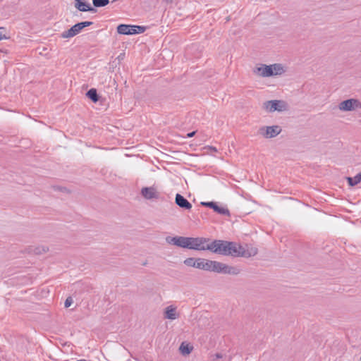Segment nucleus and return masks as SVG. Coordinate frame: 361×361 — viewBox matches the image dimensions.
<instances>
[{
  "instance_id": "b1692460",
  "label": "nucleus",
  "mask_w": 361,
  "mask_h": 361,
  "mask_svg": "<svg viewBox=\"0 0 361 361\" xmlns=\"http://www.w3.org/2000/svg\"><path fill=\"white\" fill-rule=\"evenodd\" d=\"M48 251V248L45 247H36L33 250V252L36 255H41Z\"/></svg>"
},
{
  "instance_id": "ddd939ff",
  "label": "nucleus",
  "mask_w": 361,
  "mask_h": 361,
  "mask_svg": "<svg viewBox=\"0 0 361 361\" xmlns=\"http://www.w3.org/2000/svg\"><path fill=\"white\" fill-rule=\"evenodd\" d=\"M175 202L182 209L189 210L192 208L191 203L180 194L178 193L176 195Z\"/></svg>"
},
{
  "instance_id": "4468645a",
  "label": "nucleus",
  "mask_w": 361,
  "mask_h": 361,
  "mask_svg": "<svg viewBox=\"0 0 361 361\" xmlns=\"http://www.w3.org/2000/svg\"><path fill=\"white\" fill-rule=\"evenodd\" d=\"M75 7L80 11L96 12V9L92 8L90 4L83 1V0H74Z\"/></svg>"
},
{
  "instance_id": "2f4dec72",
  "label": "nucleus",
  "mask_w": 361,
  "mask_h": 361,
  "mask_svg": "<svg viewBox=\"0 0 361 361\" xmlns=\"http://www.w3.org/2000/svg\"><path fill=\"white\" fill-rule=\"evenodd\" d=\"M77 361H87V360H84V359H81V360H78Z\"/></svg>"
},
{
  "instance_id": "f257e3e1",
  "label": "nucleus",
  "mask_w": 361,
  "mask_h": 361,
  "mask_svg": "<svg viewBox=\"0 0 361 361\" xmlns=\"http://www.w3.org/2000/svg\"><path fill=\"white\" fill-rule=\"evenodd\" d=\"M208 250L224 256L237 257V250L240 248V244L235 242H230L221 240H214L209 243L207 246Z\"/></svg>"
},
{
  "instance_id": "7c9ffc66",
  "label": "nucleus",
  "mask_w": 361,
  "mask_h": 361,
  "mask_svg": "<svg viewBox=\"0 0 361 361\" xmlns=\"http://www.w3.org/2000/svg\"><path fill=\"white\" fill-rule=\"evenodd\" d=\"M164 1H166V3H170L172 1V0H164Z\"/></svg>"
},
{
  "instance_id": "423d86ee",
  "label": "nucleus",
  "mask_w": 361,
  "mask_h": 361,
  "mask_svg": "<svg viewBox=\"0 0 361 361\" xmlns=\"http://www.w3.org/2000/svg\"><path fill=\"white\" fill-rule=\"evenodd\" d=\"M282 129L279 126H262L258 133L264 138H273L279 135Z\"/></svg>"
},
{
  "instance_id": "5701e85b",
  "label": "nucleus",
  "mask_w": 361,
  "mask_h": 361,
  "mask_svg": "<svg viewBox=\"0 0 361 361\" xmlns=\"http://www.w3.org/2000/svg\"><path fill=\"white\" fill-rule=\"evenodd\" d=\"M180 350L183 355H188L191 352L192 348L190 347L188 345H185L184 343H183L180 346Z\"/></svg>"
},
{
  "instance_id": "c85d7f7f",
  "label": "nucleus",
  "mask_w": 361,
  "mask_h": 361,
  "mask_svg": "<svg viewBox=\"0 0 361 361\" xmlns=\"http://www.w3.org/2000/svg\"><path fill=\"white\" fill-rule=\"evenodd\" d=\"M215 357L216 359H219V358H221L222 355L220 353H216V354H215Z\"/></svg>"
},
{
  "instance_id": "6e6552de",
  "label": "nucleus",
  "mask_w": 361,
  "mask_h": 361,
  "mask_svg": "<svg viewBox=\"0 0 361 361\" xmlns=\"http://www.w3.org/2000/svg\"><path fill=\"white\" fill-rule=\"evenodd\" d=\"M257 252V248L252 246V245H240V248L237 250V253L238 254L237 257H250L255 256Z\"/></svg>"
},
{
  "instance_id": "412c9836",
  "label": "nucleus",
  "mask_w": 361,
  "mask_h": 361,
  "mask_svg": "<svg viewBox=\"0 0 361 361\" xmlns=\"http://www.w3.org/2000/svg\"><path fill=\"white\" fill-rule=\"evenodd\" d=\"M109 3V0H92V4L95 7H104L108 5Z\"/></svg>"
},
{
  "instance_id": "dca6fc26",
  "label": "nucleus",
  "mask_w": 361,
  "mask_h": 361,
  "mask_svg": "<svg viewBox=\"0 0 361 361\" xmlns=\"http://www.w3.org/2000/svg\"><path fill=\"white\" fill-rule=\"evenodd\" d=\"M210 263L211 260L198 258L197 259L196 268L204 271H210Z\"/></svg>"
},
{
  "instance_id": "9d476101",
  "label": "nucleus",
  "mask_w": 361,
  "mask_h": 361,
  "mask_svg": "<svg viewBox=\"0 0 361 361\" xmlns=\"http://www.w3.org/2000/svg\"><path fill=\"white\" fill-rule=\"evenodd\" d=\"M201 205L211 208L214 209V212L219 214L230 216L229 210L223 207H219L216 202H202Z\"/></svg>"
},
{
  "instance_id": "6ab92c4d",
  "label": "nucleus",
  "mask_w": 361,
  "mask_h": 361,
  "mask_svg": "<svg viewBox=\"0 0 361 361\" xmlns=\"http://www.w3.org/2000/svg\"><path fill=\"white\" fill-rule=\"evenodd\" d=\"M87 97L92 102H97L99 100V96L96 89L92 88L86 93Z\"/></svg>"
},
{
  "instance_id": "7ed1b4c3",
  "label": "nucleus",
  "mask_w": 361,
  "mask_h": 361,
  "mask_svg": "<svg viewBox=\"0 0 361 361\" xmlns=\"http://www.w3.org/2000/svg\"><path fill=\"white\" fill-rule=\"evenodd\" d=\"M209 238L197 237H190L189 244L188 249L195 250L198 251L208 250L207 246H209Z\"/></svg>"
},
{
  "instance_id": "1a4fd4ad",
  "label": "nucleus",
  "mask_w": 361,
  "mask_h": 361,
  "mask_svg": "<svg viewBox=\"0 0 361 361\" xmlns=\"http://www.w3.org/2000/svg\"><path fill=\"white\" fill-rule=\"evenodd\" d=\"M190 237H183V236H176V237H170L168 236L166 238V241L171 244L180 247L188 248L189 244Z\"/></svg>"
},
{
  "instance_id": "4be33fe9",
  "label": "nucleus",
  "mask_w": 361,
  "mask_h": 361,
  "mask_svg": "<svg viewBox=\"0 0 361 361\" xmlns=\"http://www.w3.org/2000/svg\"><path fill=\"white\" fill-rule=\"evenodd\" d=\"M183 262L188 267H192L196 268L197 259H195L192 257H189V258L185 259Z\"/></svg>"
},
{
  "instance_id": "f3484780",
  "label": "nucleus",
  "mask_w": 361,
  "mask_h": 361,
  "mask_svg": "<svg viewBox=\"0 0 361 361\" xmlns=\"http://www.w3.org/2000/svg\"><path fill=\"white\" fill-rule=\"evenodd\" d=\"M271 71L273 72V76L280 75L285 73L284 67L281 63H274L270 65Z\"/></svg>"
},
{
  "instance_id": "2eb2a0df",
  "label": "nucleus",
  "mask_w": 361,
  "mask_h": 361,
  "mask_svg": "<svg viewBox=\"0 0 361 361\" xmlns=\"http://www.w3.org/2000/svg\"><path fill=\"white\" fill-rule=\"evenodd\" d=\"M179 317V314L177 313L176 307L173 305H169L165 308L164 318L174 320Z\"/></svg>"
},
{
  "instance_id": "a878e982",
  "label": "nucleus",
  "mask_w": 361,
  "mask_h": 361,
  "mask_svg": "<svg viewBox=\"0 0 361 361\" xmlns=\"http://www.w3.org/2000/svg\"><path fill=\"white\" fill-rule=\"evenodd\" d=\"M72 302H73L72 298L71 297H68L66 300L64 305H65L66 307H69L71 305Z\"/></svg>"
},
{
  "instance_id": "aec40b11",
  "label": "nucleus",
  "mask_w": 361,
  "mask_h": 361,
  "mask_svg": "<svg viewBox=\"0 0 361 361\" xmlns=\"http://www.w3.org/2000/svg\"><path fill=\"white\" fill-rule=\"evenodd\" d=\"M347 180L350 186H355L361 182V173L357 174L355 176L351 178L348 177Z\"/></svg>"
},
{
  "instance_id": "393cba45",
  "label": "nucleus",
  "mask_w": 361,
  "mask_h": 361,
  "mask_svg": "<svg viewBox=\"0 0 361 361\" xmlns=\"http://www.w3.org/2000/svg\"><path fill=\"white\" fill-rule=\"evenodd\" d=\"M133 27L135 28L136 34L143 33L146 30L145 27L140 26V25H135V26H133Z\"/></svg>"
},
{
  "instance_id": "a211bd4d",
  "label": "nucleus",
  "mask_w": 361,
  "mask_h": 361,
  "mask_svg": "<svg viewBox=\"0 0 361 361\" xmlns=\"http://www.w3.org/2000/svg\"><path fill=\"white\" fill-rule=\"evenodd\" d=\"M129 27H130V25L121 24L117 27V32L121 35H130Z\"/></svg>"
},
{
  "instance_id": "9b49d317",
  "label": "nucleus",
  "mask_w": 361,
  "mask_h": 361,
  "mask_svg": "<svg viewBox=\"0 0 361 361\" xmlns=\"http://www.w3.org/2000/svg\"><path fill=\"white\" fill-rule=\"evenodd\" d=\"M253 73L260 77L267 78L273 76V72L270 65L262 64L253 70Z\"/></svg>"
},
{
  "instance_id": "bb28decb",
  "label": "nucleus",
  "mask_w": 361,
  "mask_h": 361,
  "mask_svg": "<svg viewBox=\"0 0 361 361\" xmlns=\"http://www.w3.org/2000/svg\"><path fill=\"white\" fill-rule=\"evenodd\" d=\"M134 25H130V27H129L130 30V35H136L135 28L133 27Z\"/></svg>"
},
{
  "instance_id": "c756f323",
  "label": "nucleus",
  "mask_w": 361,
  "mask_h": 361,
  "mask_svg": "<svg viewBox=\"0 0 361 361\" xmlns=\"http://www.w3.org/2000/svg\"><path fill=\"white\" fill-rule=\"evenodd\" d=\"M2 28H0V30H1ZM4 38H6L4 37V35L2 34L1 32H0V40L3 39Z\"/></svg>"
},
{
  "instance_id": "cd10ccee",
  "label": "nucleus",
  "mask_w": 361,
  "mask_h": 361,
  "mask_svg": "<svg viewBox=\"0 0 361 361\" xmlns=\"http://www.w3.org/2000/svg\"><path fill=\"white\" fill-rule=\"evenodd\" d=\"M195 131H192V132H191V133H188L187 136H188V137H193V136H194V135H195Z\"/></svg>"
},
{
  "instance_id": "39448f33",
  "label": "nucleus",
  "mask_w": 361,
  "mask_h": 361,
  "mask_svg": "<svg viewBox=\"0 0 361 361\" xmlns=\"http://www.w3.org/2000/svg\"><path fill=\"white\" fill-rule=\"evenodd\" d=\"M92 24H93V23L91 21H84V22L76 23L75 25L72 26L68 30L63 32L61 33V37L62 38L73 37L75 36L76 35L79 34L83 28L88 27Z\"/></svg>"
},
{
  "instance_id": "20e7f679",
  "label": "nucleus",
  "mask_w": 361,
  "mask_h": 361,
  "mask_svg": "<svg viewBox=\"0 0 361 361\" xmlns=\"http://www.w3.org/2000/svg\"><path fill=\"white\" fill-rule=\"evenodd\" d=\"M263 108L268 112L283 111L287 110L288 105L283 100H270L263 104Z\"/></svg>"
},
{
  "instance_id": "f03ea898",
  "label": "nucleus",
  "mask_w": 361,
  "mask_h": 361,
  "mask_svg": "<svg viewBox=\"0 0 361 361\" xmlns=\"http://www.w3.org/2000/svg\"><path fill=\"white\" fill-rule=\"evenodd\" d=\"M210 264L209 271L231 275H237L240 273V270L237 267H231L222 262L211 260Z\"/></svg>"
},
{
  "instance_id": "0eeeda50",
  "label": "nucleus",
  "mask_w": 361,
  "mask_h": 361,
  "mask_svg": "<svg viewBox=\"0 0 361 361\" xmlns=\"http://www.w3.org/2000/svg\"><path fill=\"white\" fill-rule=\"evenodd\" d=\"M338 109L342 111H355L361 109V102L356 99H346L338 104Z\"/></svg>"
},
{
  "instance_id": "f8f14e48",
  "label": "nucleus",
  "mask_w": 361,
  "mask_h": 361,
  "mask_svg": "<svg viewBox=\"0 0 361 361\" xmlns=\"http://www.w3.org/2000/svg\"><path fill=\"white\" fill-rule=\"evenodd\" d=\"M141 195L147 200L158 199L159 197V194L154 187L142 188Z\"/></svg>"
}]
</instances>
